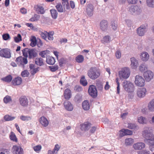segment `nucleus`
<instances>
[{"label":"nucleus","instance_id":"53","mask_svg":"<svg viewBox=\"0 0 154 154\" xmlns=\"http://www.w3.org/2000/svg\"><path fill=\"white\" fill-rule=\"evenodd\" d=\"M62 4L64 6V8H66L67 9H68L69 8V5L68 2V0L63 2Z\"/></svg>","mask_w":154,"mask_h":154},{"label":"nucleus","instance_id":"6","mask_svg":"<svg viewBox=\"0 0 154 154\" xmlns=\"http://www.w3.org/2000/svg\"><path fill=\"white\" fill-rule=\"evenodd\" d=\"M134 82L136 86L139 87H143L145 85V80L142 76L137 75L135 77Z\"/></svg>","mask_w":154,"mask_h":154},{"label":"nucleus","instance_id":"42","mask_svg":"<svg viewBox=\"0 0 154 154\" xmlns=\"http://www.w3.org/2000/svg\"><path fill=\"white\" fill-rule=\"evenodd\" d=\"M11 100V97L8 95H6L3 99V101L5 103L10 102Z\"/></svg>","mask_w":154,"mask_h":154},{"label":"nucleus","instance_id":"52","mask_svg":"<svg viewBox=\"0 0 154 154\" xmlns=\"http://www.w3.org/2000/svg\"><path fill=\"white\" fill-rule=\"evenodd\" d=\"M10 138L11 140L14 141L16 142L17 141V139L15 134L13 132H11V134L10 136Z\"/></svg>","mask_w":154,"mask_h":154},{"label":"nucleus","instance_id":"47","mask_svg":"<svg viewBox=\"0 0 154 154\" xmlns=\"http://www.w3.org/2000/svg\"><path fill=\"white\" fill-rule=\"evenodd\" d=\"M47 34H48V32L46 31H44V32H41L40 33L41 36L45 40H47Z\"/></svg>","mask_w":154,"mask_h":154},{"label":"nucleus","instance_id":"30","mask_svg":"<svg viewBox=\"0 0 154 154\" xmlns=\"http://www.w3.org/2000/svg\"><path fill=\"white\" fill-rule=\"evenodd\" d=\"M82 107L84 110H88L90 108L89 104L87 100H85L82 103Z\"/></svg>","mask_w":154,"mask_h":154},{"label":"nucleus","instance_id":"29","mask_svg":"<svg viewBox=\"0 0 154 154\" xmlns=\"http://www.w3.org/2000/svg\"><path fill=\"white\" fill-rule=\"evenodd\" d=\"M39 122L42 125H48V122L46 118L42 116L39 119Z\"/></svg>","mask_w":154,"mask_h":154},{"label":"nucleus","instance_id":"63","mask_svg":"<svg viewBox=\"0 0 154 154\" xmlns=\"http://www.w3.org/2000/svg\"><path fill=\"white\" fill-rule=\"evenodd\" d=\"M126 134V135H131L132 134L133 132L131 131L125 129Z\"/></svg>","mask_w":154,"mask_h":154},{"label":"nucleus","instance_id":"13","mask_svg":"<svg viewBox=\"0 0 154 154\" xmlns=\"http://www.w3.org/2000/svg\"><path fill=\"white\" fill-rule=\"evenodd\" d=\"M146 92V90L145 88H139L137 91V94L138 97L142 98L145 96Z\"/></svg>","mask_w":154,"mask_h":154},{"label":"nucleus","instance_id":"22","mask_svg":"<svg viewBox=\"0 0 154 154\" xmlns=\"http://www.w3.org/2000/svg\"><path fill=\"white\" fill-rule=\"evenodd\" d=\"M22 83L21 78L19 77H17L14 79L12 81V83L14 85H19Z\"/></svg>","mask_w":154,"mask_h":154},{"label":"nucleus","instance_id":"49","mask_svg":"<svg viewBox=\"0 0 154 154\" xmlns=\"http://www.w3.org/2000/svg\"><path fill=\"white\" fill-rule=\"evenodd\" d=\"M40 18V16L37 14H35L34 17L30 19L31 21H35L39 20Z\"/></svg>","mask_w":154,"mask_h":154},{"label":"nucleus","instance_id":"32","mask_svg":"<svg viewBox=\"0 0 154 154\" xmlns=\"http://www.w3.org/2000/svg\"><path fill=\"white\" fill-rule=\"evenodd\" d=\"M148 109L150 111H154V99L152 100L149 103Z\"/></svg>","mask_w":154,"mask_h":154},{"label":"nucleus","instance_id":"38","mask_svg":"<svg viewBox=\"0 0 154 154\" xmlns=\"http://www.w3.org/2000/svg\"><path fill=\"white\" fill-rule=\"evenodd\" d=\"M139 69L141 72H145L146 71L147 67L145 64H142L139 66Z\"/></svg>","mask_w":154,"mask_h":154},{"label":"nucleus","instance_id":"60","mask_svg":"<svg viewBox=\"0 0 154 154\" xmlns=\"http://www.w3.org/2000/svg\"><path fill=\"white\" fill-rule=\"evenodd\" d=\"M39 67L35 68L31 70V73L32 75H34L36 73L38 72V70Z\"/></svg>","mask_w":154,"mask_h":154},{"label":"nucleus","instance_id":"57","mask_svg":"<svg viewBox=\"0 0 154 154\" xmlns=\"http://www.w3.org/2000/svg\"><path fill=\"white\" fill-rule=\"evenodd\" d=\"M2 37L5 40H7L10 38V36L8 33H6L3 35Z\"/></svg>","mask_w":154,"mask_h":154},{"label":"nucleus","instance_id":"51","mask_svg":"<svg viewBox=\"0 0 154 154\" xmlns=\"http://www.w3.org/2000/svg\"><path fill=\"white\" fill-rule=\"evenodd\" d=\"M60 148V146L58 144H57L55 145L54 148L52 152H53L54 153L57 154V153L58 151L59 150Z\"/></svg>","mask_w":154,"mask_h":154},{"label":"nucleus","instance_id":"55","mask_svg":"<svg viewBox=\"0 0 154 154\" xmlns=\"http://www.w3.org/2000/svg\"><path fill=\"white\" fill-rule=\"evenodd\" d=\"M119 135L120 137H123L125 135H126L125 129H122L119 131Z\"/></svg>","mask_w":154,"mask_h":154},{"label":"nucleus","instance_id":"27","mask_svg":"<svg viewBox=\"0 0 154 154\" xmlns=\"http://www.w3.org/2000/svg\"><path fill=\"white\" fill-rule=\"evenodd\" d=\"M46 62L49 64L53 65L55 63V60L54 57L49 56L47 57Z\"/></svg>","mask_w":154,"mask_h":154},{"label":"nucleus","instance_id":"21","mask_svg":"<svg viewBox=\"0 0 154 154\" xmlns=\"http://www.w3.org/2000/svg\"><path fill=\"white\" fill-rule=\"evenodd\" d=\"M37 54L34 49H29V59H34L37 56Z\"/></svg>","mask_w":154,"mask_h":154},{"label":"nucleus","instance_id":"10","mask_svg":"<svg viewBox=\"0 0 154 154\" xmlns=\"http://www.w3.org/2000/svg\"><path fill=\"white\" fill-rule=\"evenodd\" d=\"M27 58L20 56L16 58V61L19 66L23 67L24 65L28 63Z\"/></svg>","mask_w":154,"mask_h":154},{"label":"nucleus","instance_id":"2","mask_svg":"<svg viewBox=\"0 0 154 154\" xmlns=\"http://www.w3.org/2000/svg\"><path fill=\"white\" fill-rule=\"evenodd\" d=\"M88 75L92 80H95L99 77L100 75L99 70L95 67H91L88 71Z\"/></svg>","mask_w":154,"mask_h":154},{"label":"nucleus","instance_id":"4","mask_svg":"<svg viewBox=\"0 0 154 154\" xmlns=\"http://www.w3.org/2000/svg\"><path fill=\"white\" fill-rule=\"evenodd\" d=\"M119 73L121 79L122 78L127 79L129 77L130 75V72L129 68L125 67L119 71Z\"/></svg>","mask_w":154,"mask_h":154},{"label":"nucleus","instance_id":"7","mask_svg":"<svg viewBox=\"0 0 154 154\" xmlns=\"http://www.w3.org/2000/svg\"><path fill=\"white\" fill-rule=\"evenodd\" d=\"M129 11L133 15H136L141 13L142 10L140 7L137 5H132L129 8Z\"/></svg>","mask_w":154,"mask_h":154},{"label":"nucleus","instance_id":"50","mask_svg":"<svg viewBox=\"0 0 154 154\" xmlns=\"http://www.w3.org/2000/svg\"><path fill=\"white\" fill-rule=\"evenodd\" d=\"M14 40L17 43L19 42L22 40V37L20 34H18L17 37H14Z\"/></svg>","mask_w":154,"mask_h":154},{"label":"nucleus","instance_id":"23","mask_svg":"<svg viewBox=\"0 0 154 154\" xmlns=\"http://www.w3.org/2000/svg\"><path fill=\"white\" fill-rule=\"evenodd\" d=\"M64 95L65 99L67 100L69 99L71 97V91L68 89H66L64 91Z\"/></svg>","mask_w":154,"mask_h":154},{"label":"nucleus","instance_id":"14","mask_svg":"<svg viewBox=\"0 0 154 154\" xmlns=\"http://www.w3.org/2000/svg\"><path fill=\"white\" fill-rule=\"evenodd\" d=\"M144 75L146 80L148 82L153 78L154 74L152 72L148 70L144 72Z\"/></svg>","mask_w":154,"mask_h":154},{"label":"nucleus","instance_id":"18","mask_svg":"<svg viewBox=\"0 0 154 154\" xmlns=\"http://www.w3.org/2000/svg\"><path fill=\"white\" fill-rule=\"evenodd\" d=\"M64 106L65 109L69 111H72L73 109L72 104L69 101H66L64 103Z\"/></svg>","mask_w":154,"mask_h":154},{"label":"nucleus","instance_id":"62","mask_svg":"<svg viewBox=\"0 0 154 154\" xmlns=\"http://www.w3.org/2000/svg\"><path fill=\"white\" fill-rule=\"evenodd\" d=\"M138 0H127L128 3L129 4H136Z\"/></svg>","mask_w":154,"mask_h":154},{"label":"nucleus","instance_id":"36","mask_svg":"<svg viewBox=\"0 0 154 154\" xmlns=\"http://www.w3.org/2000/svg\"><path fill=\"white\" fill-rule=\"evenodd\" d=\"M80 82L81 84L84 86H85L87 85V82L84 75L82 76L80 80Z\"/></svg>","mask_w":154,"mask_h":154},{"label":"nucleus","instance_id":"26","mask_svg":"<svg viewBox=\"0 0 154 154\" xmlns=\"http://www.w3.org/2000/svg\"><path fill=\"white\" fill-rule=\"evenodd\" d=\"M138 121L141 124H146L148 120L145 117L143 116H140L138 118Z\"/></svg>","mask_w":154,"mask_h":154},{"label":"nucleus","instance_id":"33","mask_svg":"<svg viewBox=\"0 0 154 154\" xmlns=\"http://www.w3.org/2000/svg\"><path fill=\"white\" fill-rule=\"evenodd\" d=\"M52 17L54 19H56L57 17V12L55 9H52L50 10Z\"/></svg>","mask_w":154,"mask_h":154},{"label":"nucleus","instance_id":"43","mask_svg":"<svg viewBox=\"0 0 154 154\" xmlns=\"http://www.w3.org/2000/svg\"><path fill=\"white\" fill-rule=\"evenodd\" d=\"M54 34V32L52 31L48 32V34H47V37L49 40H52L53 39V35Z\"/></svg>","mask_w":154,"mask_h":154},{"label":"nucleus","instance_id":"54","mask_svg":"<svg viewBox=\"0 0 154 154\" xmlns=\"http://www.w3.org/2000/svg\"><path fill=\"white\" fill-rule=\"evenodd\" d=\"M20 119L23 121H28L31 119L30 117L24 116H21L20 117Z\"/></svg>","mask_w":154,"mask_h":154},{"label":"nucleus","instance_id":"3","mask_svg":"<svg viewBox=\"0 0 154 154\" xmlns=\"http://www.w3.org/2000/svg\"><path fill=\"white\" fill-rule=\"evenodd\" d=\"M123 87L124 90L128 92H132L134 91V85L130 81L125 80L122 82Z\"/></svg>","mask_w":154,"mask_h":154},{"label":"nucleus","instance_id":"8","mask_svg":"<svg viewBox=\"0 0 154 154\" xmlns=\"http://www.w3.org/2000/svg\"><path fill=\"white\" fill-rule=\"evenodd\" d=\"M88 92L90 95L93 97L95 98L97 96V90L95 86L93 85H91L89 86Z\"/></svg>","mask_w":154,"mask_h":154},{"label":"nucleus","instance_id":"41","mask_svg":"<svg viewBox=\"0 0 154 154\" xmlns=\"http://www.w3.org/2000/svg\"><path fill=\"white\" fill-rule=\"evenodd\" d=\"M15 117L11 116L9 115H6L4 117V119L6 121H12L15 119Z\"/></svg>","mask_w":154,"mask_h":154},{"label":"nucleus","instance_id":"48","mask_svg":"<svg viewBox=\"0 0 154 154\" xmlns=\"http://www.w3.org/2000/svg\"><path fill=\"white\" fill-rule=\"evenodd\" d=\"M42 147L41 145H38L34 146L33 149L35 152L38 153L40 151Z\"/></svg>","mask_w":154,"mask_h":154},{"label":"nucleus","instance_id":"56","mask_svg":"<svg viewBox=\"0 0 154 154\" xmlns=\"http://www.w3.org/2000/svg\"><path fill=\"white\" fill-rule=\"evenodd\" d=\"M29 75V73L27 70H24L21 73V75L23 77H28Z\"/></svg>","mask_w":154,"mask_h":154},{"label":"nucleus","instance_id":"45","mask_svg":"<svg viewBox=\"0 0 154 154\" xmlns=\"http://www.w3.org/2000/svg\"><path fill=\"white\" fill-rule=\"evenodd\" d=\"M112 28L114 30H116L117 28V23L116 21H112L111 22Z\"/></svg>","mask_w":154,"mask_h":154},{"label":"nucleus","instance_id":"11","mask_svg":"<svg viewBox=\"0 0 154 154\" xmlns=\"http://www.w3.org/2000/svg\"><path fill=\"white\" fill-rule=\"evenodd\" d=\"M11 151L13 154H23V149L20 146H13Z\"/></svg>","mask_w":154,"mask_h":154},{"label":"nucleus","instance_id":"16","mask_svg":"<svg viewBox=\"0 0 154 154\" xmlns=\"http://www.w3.org/2000/svg\"><path fill=\"white\" fill-rule=\"evenodd\" d=\"M134 148L136 150H140L144 148L145 147V143L142 142H138L133 145Z\"/></svg>","mask_w":154,"mask_h":154},{"label":"nucleus","instance_id":"35","mask_svg":"<svg viewBox=\"0 0 154 154\" xmlns=\"http://www.w3.org/2000/svg\"><path fill=\"white\" fill-rule=\"evenodd\" d=\"M31 41L30 45L32 47L35 46L37 44V40L35 36H32L30 39Z\"/></svg>","mask_w":154,"mask_h":154},{"label":"nucleus","instance_id":"17","mask_svg":"<svg viewBox=\"0 0 154 154\" xmlns=\"http://www.w3.org/2000/svg\"><path fill=\"white\" fill-rule=\"evenodd\" d=\"M35 11L38 14H43L44 13L45 11L43 7L40 5H36L34 6Z\"/></svg>","mask_w":154,"mask_h":154},{"label":"nucleus","instance_id":"12","mask_svg":"<svg viewBox=\"0 0 154 154\" xmlns=\"http://www.w3.org/2000/svg\"><path fill=\"white\" fill-rule=\"evenodd\" d=\"M20 104L23 106H26L28 104V100L26 96H21L19 99Z\"/></svg>","mask_w":154,"mask_h":154},{"label":"nucleus","instance_id":"28","mask_svg":"<svg viewBox=\"0 0 154 154\" xmlns=\"http://www.w3.org/2000/svg\"><path fill=\"white\" fill-rule=\"evenodd\" d=\"M35 62L36 65L40 66L44 65L43 60L42 58H36L35 59Z\"/></svg>","mask_w":154,"mask_h":154},{"label":"nucleus","instance_id":"34","mask_svg":"<svg viewBox=\"0 0 154 154\" xmlns=\"http://www.w3.org/2000/svg\"><path fill=\"white\" fill-rule=\"evenodd\" d=\"M146 4L148 7L154 8V0H146Z\"/></svg>","mask_w":154,"mask_h":154},{"label":"nucleus","instance_id":"59","mask_svg":"<svg viewBox=\"0 0 154 154\" xmlns=\"http://www.w3.org/2000/svg\"><path fill=\"white\" fill-rule=\"evenodd\" d=\"M117 59H119L121 57V53L119 50H117L115 53Z\"/></svg>","mask_w":154,"mask_h":154},{"label":"nucleus","instance_id":"19","mask_svg":"<svg viewBox=\"0 0 154 154\" xmlns=\"http://www.w3.org/2000/svg\"><path fill=\"white\" fill-rule=\"evenodd\" d=\"M108 27V23L105 20L101 21L100 23V27L103 31H105L107 30Z\"/></svg>","mask_w":154,"mask_h":154},{"label":"nucleus","instance_id":"24","mask_svg":"<svg viewBox=\"0 0 154 154\" xmlns=\"http://www.w3.org/2000/svg\"><path fill=\"white\" fill-rule=\"evenodd\" d=\"M112 38L109 35H106L102 38L101 42L103 44L108 43L112 41Z\"/></svg>","mask_w":154,"mask_h":154},{"label":"nucleus","instance_id":"39","mask_svg":"<svg viewBox=\"0 0 154 154\" xmlns=\"http://www.w3.org/2000/svg\"><path fill=\"white\" fill-rule=\"evenodd\" d=\"M134 142V140L131 138H128L125 140V144L127 145H129L132 144Z\"/></svg>","mask_w":154,"mask_h":154},{"label":"nucleus","instance_id":"20","mask_svg":"<svg viewBox=\"0 0 154 154\" xmlns=\"http://www.w3.org/2000/svg\"><path fill=\"white\" fill-rule=\"evenodd\" d=\"M130 60L131 67L133 69H136L138 65L137 60L134 57L131 58Z\"/></svg>","mask_w":154,"mask_h":154},{"label":"nucleus","instance_id":"64","mask_svg":"<svg viewBox=\"0 0 154 154\" xmlns=\"http://www.w3.org/2000/svg\"><path fill=\"white\" fill-rule=\"evenodd\" d=\"M110 87V86L109 85V82H106V85L105 86L104 88L106 90H108L109 89Z\"/></svg>","mask_w":154,"mask_h":154},{"label":"nucleus","instance_id":"61","mask_svg":"<svg viewBox=\"0 0 154 154\" xmlns=\"http://www.w3.org/2000/svg\"><path fill=\"white\" fill-rule=\"evenodd\" d=\"M39 54L43 58H45L47 56L46 52L45 51H43L40 52Z\"/></svg>","mask_w":154,"mask_h":154},{"label":"nucleus","instance_id":"40","mask_svg":"<svg viewBox=\"0 0 154 154\" xmlns=\"http://www.w3.org/2000/svg\"><path fill=\"white\" fill-rule=\"evenodd\" d=\"M56 7L59 12H63L64 9L60 3L56 5Z\"/></svg>","mask_w":154,"mask_h":154},{"label":"nucleus","instance_id":"31","mask_svg":"<svg viewBox=\"0 0 154 154\" xmlns=\"http://www.w3.org/2000/svg\"><path fill=\"white\" fill-rule=\"evenodd\" d=\"M12 79V76L11 75H9L5 77L2 78L1 79L3 81L7 82H10L11 81Z\"/></svg>","mask_w":154,"mask_h":154},{"label":"nucleus","instance_id":"15","mask_svg":"<svg viewBox=\"0 0 154 154\" xmlns=\"http://www.w3.org/2000/svg\"><path fill=\"white\" fill-rule=\"evenodd\" d=\"M94 9V6L92 4H89L87 5L86 6V12L88 16H91L93 15Z\"/></svg>","mask_w":154,"mask_h":154},{"label":"nucleus","instance_id":"9","mask_svg":"<svg viewBox=\"0 0 154 154\" xmlns=\"http://www.w3.org/2000/svg\"><path fill=\"white\" fill-rule=\"evenodd\" d=\"M0 56L6 58H10L11 55L10 50L7 48L2 49L0 51Z\"/></svg>","mask_w":154,"mask_h":154},{"label":"nucleus","instance_id":"1","mask_svg":"<svg viewBox=\"0 0 154 154\" xmlns=\"http://www.w3.org/2000/svg\"><path fill=\"white\" fill-rule=\"evenodd\" d=\"M152 132V130L149 128L144 130L143 132V136L146 139V141L151 149L154 147V135Z\"/></svg>","mask_w":154,"mask_h":154},{"label":"nucleus","instance_id":"46","mask_svg":"<svg viewBox=\"0 0 154 154\" xmlns=\"http://www.w3.org/2000/svg\"><path fill=\"white\" fill-rule=\"evenodd\" d=\"M29 49L28 48H26L24 49H23L22 50V52L23 55L26 57H28V54H29Z\"/></svg>","mask_w":154,"mask_h":154},{"label":"nucleus","instance_id":"58","mask_svg":"<svg viewBox=\"0 0 154 154\" xmlns=\"http://www.w3.org/2000/svg\"><path fill=\"white\" fill-rule=\"evenodd\" d=\"M49 68L51 71L54 72L58 69V66L57 65L50 66H49Z\"/></svg>","mask_w":154,"mask_h":154},{"label":"nucleus","instance_id":"5","mask_svg":"<svg viewBox=\"0 0 154 154\" xmlns=\"http://www.w3.org/2000/svg\"><path fill=\"white\" fill-rule=\"evenodd\" d=\"M148 30V25L145 23L141 25L137 30V34L140 36H142L144 35L145 33Z\"/></svg>","mask_w":154,"mask_h":154},{"label":"nucleus","instance_id":"25","mask_svg":"<svg viewBox=\"0 0 154 154\" xmlns=\"http://www.w3.org/2000/svg\"><path fill=\"white\" fill-rule=\"evenodd\" d=\"M149 55L146 52H143L141 53V58L143 61H146L149 59Z\"/></svg>","mask_w":154,"mask_h":154},{"label":"nucleus","instance_id":"37","mask_svg":"<svg viewBox=\"0 0 154 154\" xmlns=\"http://www.w3.org/2000/svg\"><path fill=\"white\" fill-rule=\"evenodd\" d=\"M74 100L75 101L78 103H79L82 101V97L81 95L77 94L75 97Z\"/></svg>","mask_w":154,"mask_h":154},{"label":"nucleus","instance_id":"44","mask_svg":"<svg viewBox=\"0 0 154 154\" xmlns=\"http://www.w3.org/2000/svg\"><path fill=\"white\" fill-rule=\"evenodd\" d=\"M84 58L83 56L82 55H79L78 56L75 58V60L76 61L79 63H81L82 62Z\"/></svg>","mask_w":154,"mask_h":154}]
</instances>
